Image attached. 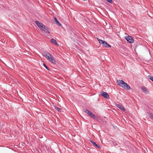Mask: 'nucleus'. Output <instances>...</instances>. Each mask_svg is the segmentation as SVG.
I'll return each mask as SVG.
<instances>
[{
  "label": "nucleus",
  "instance_id": "1",
  "mask_svg": "<svg viewBox=\"0 0 153 153\" xmlns=\"http://www.w3.org/2000/svg\"><path fill=\"white\" fill-rule=\"evenodd\" d=\"M35 22L41 30L44 31L45 33H50V31L42 23L37 21H36Z\"/></svg>",
  "mask_w": 153,
  "mask_h": 153
},
{
  "label": "nucleus",
  "instance_id": "2",
  "mask_svg": "<svg viewBox=\"0 0 153 153\" xmlns=\"http://www.w3.org/2000/svg\"><path fill=\"white\" fill-rule=\"evenodd\" d=\"M117 84L120 86L128 90L130 89V86L122 80H117Z\"/></svg>",
  "mask_w": 153,
  "mask_h": 153
},
{
  "label": "nucleus",
  "instance_id": "3",
  "mask_svg": "<svg viewBox=\"0 0 153 153\" xmlns=\"http://www.w3.org/2000/svg\"><path fill=\"white\" fill-rule=\"evenodd\" d=\"M125 39L130 43H132L134 42V39L132 36H128L125 37Z\"/></svg>",
  "mask_w": 153,
  "mask_h": 153
},
{
  "label": "nucleus",
  "instance_id": "4",
  "mask_svg": "<svg viewBox=\"0 0 153 153\" xmlns=\"http://www.w3.org/2000/svg\"><path fill=\"white\" fill-rule=\"evenodd\" d=\"M100 93L101 95L105 98L107 99H108L109 98V95L106 92L103 91Z\"/></svg>",
  "mask_w": 153,
  "mask_h": 153
},
{
  "label": "nucleus",
  "instance_id": "5",
  "mask_svg": "<svg viewBox=\"0 0 153 153\" xmlns=\"http://www.w3.org/2000/svg\"><path fill=\"white\" fill-rule=\"evenodd\" d=\"M42 55L43 56L46 57V58L48 59L49 58V56H51L50 53L46 52L43 53Z\"/></svg>",
  "mask_w": 153,
  "mask_h": 153
},
{
  "label": "nucleus",
  "instance_id": "6",
  "mask_svg": "<svg viewBox=\"0 0 153 153\" xmlns=\"http://www.w3.org/2000/svg\"><path fill=\"white\" fill-rule=\"evenodd\" d=\"M51 63L55 64L56 63V61L54 59L53 57L51 56H49V58L48 59Z\"/></svg>",
  "mask_w": 153,
  "mask_h": 153
},
{
  "label": "nucleus",
  "instance_id": "7",
  "mask_svg": "<svg viewBox=\"0 0 153 153\" xmlns=\"http://www.w3.org/2000/svg\"><path fill=\"white\" fill-rule=\"evenodd\" d=\"M116 106L118 108L120 109V110L123 111H125V108L123 107V105H120L119 104H117Z\"/></svg>",
  "mask_w": 153,
  "mask_h": 153
},
{
  "label": "nucleus",
  "instance_id": "8",
  "mask_svg": "<svg viewBox=\"0 0 153 153\" xmlns=\"http://www.w3.org/2000/svg\"><path fill=\"white\" fill-rule=\"evenodd\" d=\"M91 143H92L93 144V145L97 147L98 148L100 149L101 148L100 146L98 144H97L96 143H95L94 141L92 140H91Z\"/></svg>",
  "mask_w": 153,
  "mask_h": 153
},
{
  "label": "nucleus",
  "instance_id": "9",
  "mask_svg": "<svg viewBox=\"0 0 153 153\" xmlns=\"http://www.w3.org/2000/svg\"><path fill=\"white\" fill-rule=\"evenodd\" d=\"M102 46L106 48L111 47V46L109 44L106 42H105Z\"/></svg>",
  "mask_w": 153,
  "mask_h": 153
},
{
  "label": "nucleus",
  "instance_id": "10",
  "mask_svg": "<svg viewBox=\"0 0 153 153\" xmlns=\"http://www.w3.org/2000/svg\"><path fill=\"white\" fill-rule=\"evenodd\" d=\"M54 19L55 20V23L57 24L59 26H61V24L58 21L57 19L56 18H54Z\"/></svg>",
  "mask_w": 153,
  "mask_h": 153
},
{
  "label": "nucleus",
  "instance_id": "11",
  "mask_svg": "<svg viewBox=\"0 0 153 153\" xmlns=\"http://www.w3.org/2000/svg\"><path fill=\"white\" fill-rule=\"evenodd\" d=\"M90 116L94 120H98V118L96 117L95 115L93 114L92 113Z\"/></svg>",
  "mask_w": 153,
  "mask_h": 153
},
{
  "label": "nucleus",
  "instance_id": "12",
  "mask_svg": "<svg viewBox=\"0 0 153 153\" xmlns=\"http://www.w3.org/2000/svg\"><path fill=\"white\" fill-rule=\"evenodd\" d=\"M142 89L143 91L145 93H146L147 92H149L148 91L147 89L144 87H142Z\"/></svg>",
  "mask_w": 153,
  "mask_h": 153
},
{
  "label": "nucleus",
  "instance_id": "13",
  "mask_svg": "<svg viewBox=\"0 0 153 153\" xmlns=\"http://www.w3.org/2000/svg\"><path fill=\"white\" fill-rule=\"evenodd\" d=\"M85 112L88 114L89 116H90L92 114L91 112L86 109L85 110Z\"/></svg>",
  "mask_w": 153,
  "mask_h": 153
},
{
  "label": "nucleus",
  "instance_id": "14",
  "mask_svg": "<svg viewBox=\"0 0 153 153\" xmlns=\"http://www.w3.org/2000/svg\"><path fill=\"white\" fill-rule=\"evenodd\" d=\"M51 42L54 43V44L56 45H58V43L56 42V40L53 39H51Z\"/></svg>",
  "mask_w": 153,
  "mask_h": 153
},
{
  "label": "nucleus",
  "instance_id": "15",
  "mask_svg": "<svg viewBox=\"0 0 153 153\" xmlns=\"http://www.w3.org/2000/svg\"><path fill=\"white\" fill-rule=\"evenodd\" d=\"M105 41H104L102 40H99V43L101 44H102V45H103V44L104 43Z\"/></svg>",
  "mask_w": 153,
  "mask_h": 153
},
{
  "label": "nucleus",
  "instance_id": "16",
  "mask_svg": "<svg viewBox=\"0 0 153 153\" xmlns=\"http://www.w3.org/2000/svg\"><path fill=\"white\" fill-rule=\"evenodd\" d=\"M148 115L150 116L151 119L153 120V114L149 113H148Z\"/></svg>",
  "mask_w": 153,
  "mask_h": 153
},
{
  "label": "nucleus",
  "instance_id": "17",
  "mask_svg": "<svg viewBox=\"0 0 153 153\" xmlns=\"http://www.w3.org/2000/svg\"><path fill=\"white\" fill-rule=\"evenodd\" d=\"M148 78L153 82V76L152 75H149L148 76Z\"/></svg>",
  "mask_w": 153,
  "mask_h": 153
},
{
  "label": "nucleus",
  "instance_id": "18",
  "mask_svg": "<svg viewBox=\"0 0 153 153\" xmlns=\"http://www.w3.org/2000/svg\"><path fill=\"white\" fill-rule=\"evenodd\" d=\"M55 109L58 112H60L61 111V109L59 108V107H56L55 108Z\"/></svg>",
  "mask_w": 153,
  "mask_h": 153
},
{
  "label": "nucleus",
  "instance_id": "19",
  "mask_svg": "<svg viewBox=\"0 0 153 153\" xmlns=\"http://www.w3.org/2000/svg\"><path fill=\"white\" fill-rule=\"evenodd\" d=\"M43 65L44 66L47 70H48V71H50V70L48 68V66H47V65L45 64V63H43Z\"/></svg>",
  "mask_w": 153,
  "mask_h": 153
},
{
  "label": "nucleus",
  "instance_id": "20",
  "mask_svg": "<svg viewBox=\"0 0 153 153\" xmlns=\"http://www.w3.org/2000/svg\"><path fill=\"white\" fill-rule=\"evenodd\" d=\"M112 142H113V145L114 146H116L117 145V143L115 142H114L113 141H112Z\"/></svg>",
  "mask_w": 153,
  "mask_h": 153
},
{
  "label": "nucleus",
  "instance_id": "21",
  "mask_svg": "<svg viewBox=\"0 0 153 153\" xmlns=\"http://www.w3.org/2000/svg\"><path fill=\"white\" fill-rule=\"evenodd\" d=\"M106 1L110 3H112V0H106Z\"/></svg>",
  "mask_w": 153,
  "mask_h": 153
},
{
  "label": "nucleus",
  "instance_id": "22",
  "mask_svg": "<svg viewBox=\"0 0 153 153\" xmlns=\"http://www.w3.org/2000/svg\"><path fill=\"white\" fill-rule=\"evenodd\" d=\"M97 40H98V41L99 42V40H100V39H99L98 38H97Z\"/></svg>",
  "mask_w": 153,
  "mask_h": 153
}]
</instances>
